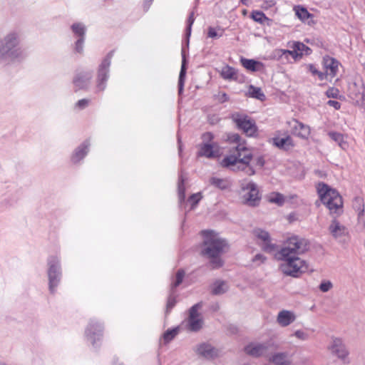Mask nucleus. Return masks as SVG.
<instances>
[{"label": "nucleus", "instance_id": "nucleus-1", "mask_svg": "<svg viewBox=\"0 0 365 365\" xmlns=\"http://www.w3.org/2000/svg\"><path fill=\"white\" fill-rule=\"evenodd\" d=\"M253 235L262 249L274 255V259L280 262L279 269L285 275L299 277L308 269L307 262L300 257L308 250L306 240L292 236L285 240L281 247L271 242L269 234L262 229L253 230Z\"/></svg>", "mask_w": 365, "mask_h": 365}, {"label": "nucleus", "instance_id": "nucleus-2", "mask_svg": "<svg viewBox=\"0 0 365 365\" xmlns=\"http://www.w3.org/2000/svg\"><path fill=\"white\" fill-rule=\"evenodd\" d=\"M227 140L232 143H235L233 147L235 150L232 154L225 157L222 162V166L228 168L233 171H243L247 175H253L255 170L250 164L252 159V154L243 143H241L240 135L232 133L227 135Z\"/></svg>", "mask_w": 365, "mask_h": 365}, {"label": "nucleus", "instance_id": "nucleus-3", "mask_svg": "<svg viewBox=\"0 0 365 365\" xmlns=\"http://www.w3.org/2000/svg\"><path fill=\"white\" fill-rule=\"evenodd\" d=\"M204 241L202 245L201 254L211 259L210 262L213 268L222 266L220 255L227 247L226 242L219 237L213 231L205 230L202 232Z\"/></svg>", "mask_w": 365, "mask_h": 365}, {"label": "nucleus", "instance_id": "nucleus-4", "mask_svg": "<svg viewBox=\"0 0 365 365\" xmlns=\"http://www.w3.org/2000/svg\"><path fill=\"white\" fill-rule=\"evenodd\" d=\"M19 34L11 31L0 41V60L13 61L20 60L25 56L24 50L19 46Z\"/></svg>", "mask_w": 365, "mask_h": 365}, {"label": "nucleus", "instance_id": "nucleus-5", "mask_svg": "<svg viewBox=\"0 0 365 365\" xmlns=\"http://www.w3.org/2000/svg\"><path fill=\"white\" fill-rule=\"evenodd\" d=\"M317 190L321 201L329 210L331 214L339 215L343 212V200L341 196L335 190L324 182H319Z\"/></svg>", "mask_w": 365, "mask_h": 365}, {"label": "nucleus", "instance_id": "nucleus-6", "mask_svg": "<svg viewBox=\"0 0 365 365\" xmlns=\"http://www.w3.org/2000/svg\"><path fill=\"white\" fill-rule=\"evenodd\" d=\"M242 199L243 203L249 206L257 205L260 197L257 185L252 181L244 180L241 183Z\"/></svg>", "mask_w": 365, "mask_h": 365}, {"label": "nucleus", "instance_id": "nucleus-7", "mask_svg": "<svg viewBox=\"0 0 365 365\" xmlns=\"http://www.w3.org/2000/svg\"><path fill=\"white\" fill-rule=\"evenodd\" d=\"M275 349L274 343L268 341L264 343H250L245 346V351L247 354L253 357H268Z\"/></svg>", "mask_w": 365, "mask_h": 365}, {"label": "nucleus", "instance_id": "nucleus-8", "mask_svg": "<svg viewBox=\"0 0 365 365\" xmlns=\"http://www.w3.org/2000/svg\"><path fill=\"white\" fill-rule=\"evenodd\" d=\"M48 279H49V289L51 293H53L55 288L58 286L61 278V267L59 260L56 257H51L48 260Z\"/></svg>", "mask_w": 365, "mask_h": 365}, {"label": "nucleus", "instance_id": "nucleus-9", "mask_svg": "<svg viewBox=\"0 0 365 365\" xmlns=\"http://www.w3.org/2000/svg\"><path fill=\"white\" fill-rule=\"evenodd\" d=\"M348 93L357 105L365 107V86L361 80L349 83Z\"/></svg>", "mask_w": 365, "mask_h": 365}, {"label": "nucleus", "instance_id": "nucleus-10", "mask_svg": "<svg viewBox=\"0 0 365 365\" xmlns=\"http://www.w3.org/2000/svg\"><path fill=\"white\" fill-rule=\"evenodd\" d=\"M232 119L238 128L242 129L247 135L252 136L257 132L255 123L248 116L235 113L232 115Z\"/></svg>", "mask_w": 365, "mask_h": 365}, {"label": "nucleus", "instance_id": "nucleus-11", "mask_svg": "<svg viewBox=\"0 0 365 365\" xmlns=\"http://www.w3.org/2000/svg\"><path fill=\"white\" fill-rule=\"evenodd\" d=\"M202 307L200 303H197L192 306L189 312V317L187 319V328L192 331H197L202 327L203 321L199 313L200 309Z\"/></svg>", "mask_w": 365, "mask_h": 365}, {"label": "nucleus", "instance_id": "nucleus-12", "mask_svg": "<svg viewBox=\"0 0 365 365\" xmlns=\"http://www.w3.org/2000/svg\"><path fill=\"white\" fill-rule=\"evenodd\" d=\"M329 349L332 354L336 356L341 360H345L349 355V351L345 344L343 343L342 340L339 338H335L332 340L329 346Z\"/></svg>", "mask_w": 365, "mask_h": 365}, {"label": "nucleus", "instance_id": "nucleus-13", "mask_svg": "<svg viewBox=\"0 0 365 365\" xmlns=\"http://www.w3.org/2000/svg\"><path fill=\"white\" fill-rule=\"evenodd\" d=\"M111 54L108 56L102 61L98 74V88L100 91H103L106 86L104 82L108 79V68L110 64Z\"/></svg>", "mask_w": 365, "mask_h": 365}, {"label": "nucleus", "instance_id": "nucleus-14", "mask_svg": "<svg viewBox=\"0 0 365 365\" xmlns=\"http://www.w3.org/2000/svg\"><path fill=\"white\" fill-rule=\"evenodd\" d=\"M220 153V149L216 143H202L200 145L198 155L207 158H214Z\"/></svg>", "mask_w": 365, "mask_h": 365}, {"label": "nucleus", "instance_id": "nucleus-15", "mask_svg": "<svg viewBox=\"0 0 365 365\" xmlns=\"http://www.w3.org/2000/svg\"><path fill=\"white\" fill-rule=\"evenodd\" d=\"M291 128L293 135L302 139H307L310 135L309 126L297 120L292 121Z\"/></svg>", "mask_w": 365, "mask_h": 365}, {"label": "nucleus", "instance_id": "nucleus-16", "mask_svg": "<svg viewBox=\"0 0 365 365\" xmlns=\"http://www.w3.org/2000/svg\"><path fill=\"white\" fill-rule=\"evenodd\" d=\"M196 352L198 355L207 359H214L219 355L217 349L211 344L206 343L200 344L196 349Z\"/></svg>", "mask_w": 365, "mask_h": 365}, {"label": "nucleus", "instance_id": "nucleus-17", "mask_svg": "<svg viewBox=\"0 0 365 365\" xmlns=\"http://www.w3.org/2000/svg\"><path fill=\"white\" fill-rule=\"evenodd\" d=\"M339 63L334 58L326 56L324 58V66L325 73H327L329 80L336 76Z\"/></svg>", "mask_w": 365, "mask_h": 365}, {"label": "nucleus", "instance_id": "nucleus-18", "mask_svg": "<svg viewBox=\"0 0 365 365\" xmlns=\"http://www.w3.org/2000/svg\"><path fill=\"white\" fill-rule=\"evenodd\" d=\"M296 319L295 314L289 310H282L278 313L277 317V322L282 327H285L291 324Z\"/></svg>", "mask_w": 365, "mask_h": 365}, {"label": "nucleus", "instance_id": "nucleus-19", "mask_svg": "<svg viewBox=\"0 0 365 365\" xmlns=\"http://www.w3.org/2000/svg\"><path fill=\"white\" fill-rule=\"evenodd\" d=\"M329 231L334 238L345 236L347 233V229L341 225L338 220L334 219L329 227Z\"/></svg>", "mask_w": 365, "mask_h": 365}, {"label": "nucleus", "instance_id": "nucleus-20", "mask_svg": "<svg viewBox=\"0 0 365 365\" xmlns=\"http://www.w3.org/2000/svg\"><path fill=\"white\" fill-rule=\"evenodd\" d=\"M273 144L279 149L284 150H289L294 146L293 140L289 135L274 138Z\"/></svg>", "mask_w": 365, "mask_h": 365}, {"label": "nucleus", "instance_id": "nucleus-21", "mask_svg": "<svg viewBox=\"0 0 365 365\" xmlns=\"http://www.w3.org/2000/svg\"><path fill=\"white\" fill-rule=\"evenodd\" d=\"M91 77L92 75L90 72H80L74 78L73 83L78 89L84 88L88 85Z\"/></svg>", "mask_w": 365, "mask_h": 365}, {"label": "nucleus", "instance_id": "nucleus-22", "mask_svg": "<svg viewBox=\"0 0 365 365\" xmlns=\"http://www.w3.org/2000/svg\"><path fill=\"white\" fill-rule=\"evenodd\" d=\"M269 360L276 365H289L292 362L291 357L287 352L276 353L270 356Z\"/></svg>", "mask_w": 365, "mask_h": 365}, {"label": "nucleus", "instance_id": "nucleus-23", "mask_svg": "<svg viewBox=\"0 0 365 365\" xmlns=\"http://www.w3.org/2000/svg\"><path fill=\"white\" fill-rule=\"evenodd\" d=\"M102 327L100 324L91 322L86 330V335L88 339L95 344L96 336L97 339H100L101 336Z\"/></svg>", "mask_w": 365, "mask_h": 365}, {"label": "nucleus", "instance_id": "nucleus-24", "mask_svg": "<svg viewBox=\"0 0 365 365\" xmlns=\"http://www.w3.org/2000/svg\"><path fill=\"white\" fill-rule=\"evenodd\" d=\"M89 145V142L85 141L75 150L71 158V160L74 163H78L81 159H83L86 156L88 151Z\"/></svg>", "mask_w": 365, "mask_h": 365}, {"label": "nucleus", "instance_id": "nucleus-25", "mask_svg": "<svg viewBox=\"0 0 365 365\" xmlns=\"http://www.w3.org/2000/svg\"><path fill=\"white\" fill-rule=\"evenodd\" d=\"M240 61L242 65L248 71H258L264 68V65L262 62L253 59L242 58Z\"/></svg>", "mask_w": 365, "mask_h": 365}, {"label": "nucleus", "instance_id": "nucleus-26", "mask_svg": "<svg viewBox=\"0 0 365 365\" xmlns=\"http://www.w3.org/2000/svg\"><path fill=\"white\" fill-rule=\"evenodd\" d=\"M296 15L297 17L304 22H307L309 24L312 22L313 15L311 14L307 9L302 6L295 7Z\"/></svg>", "mask_w": 365, "mask_h": 365}, {"label": "nucleus", "instance_id": "nucleus-27", "mask_svg": "<svg viewBox=\"0 0 365 365\" xmlns=\"http://www.w3.org/2000/svg\"><path fill=\"white\" fill-rule=\"evenodd\" d=\"M328 135L331 138V140H333L334 141L337 143V144L341 149L346 150L348 148V147H349L348 143L345 140V138L342 134L337 133V132L331 131V132H329L328 133Z\"/></svg>", "mask_w": 365, "mask_h": 365}, {"label": "nucleus", "instance_id": "nucleus-28", "mask_svg": "<svg viewBox=\"0 0 365 365\" xmlns=\"http://www.w3.org/2000/svg\"><path fill=\"white\" fill-rule=\"evenodd\" d=\"M182 66L179 75V80H178V92L180 94L183 91L184 83H185V73H186V59L184 54V51L182 52Z\"/></svg>", "mask_w": 365, "mask_h": 365}, {"label": "nucleus", "instance_id": "nucleus-29", "mask_svg": "<svg viewBox=\"0 0 365 365\" xmlns=\"http://www.w3.org/2000/svg\"><path fill=\"white\" fill-rule=\"evenodd\" d=\"M210 183L221 190H225L228 188L230 185V182L225 178H219L217 177H212L210 179Z\"/></svg>", "mask_w": 365, "mask_h": 365}, {"label": "nucleus", "instance_id": "nucleus-30", "mask_svg": "<svg viewBox=\"0 0 365 365\" xmlns=\"http://www.w3.org/2000/svg\"><path fill=\"white\" fill-rule=\"evenodd\" d=\"M267 200L269 202L282 206L285 202V197L277 192H273L267 195Z\"/></svg>", "mask_w": 365, "mask_h": 365}, {"label": "nucleus", "instance_id": "nucleus-31", "mask_svg": "<svg viewBox=\"0 0 365 365\" xmlns=\"http://www.w3.org/2000/svg\"><path fill=\"white\" fill-rule=\"evenodd\" d=\"M228 289L227 283L224 281H216L212 285V293L215 295H219L225 293Z\"/></svg>", "mask_w": 365, "mask_h": 365}, {"label": "nucleus", "instance_id": "nucleus-32", "mask_svg": "<svg viewBox=\"0 0 365 365\" xmlns=\"http://www.w3.org/2000/svg\"><path fill=\"white\" fill-rule=\"evenodd\" d=\"M356 202H359L358 208V222L362 227H365V212L363 200L360 197H356Z\"/></svg>", "mask_w": 365, "mask_h": 365}, {"label": "nucleus", "instance_id": "nucleus-33", "mask_svg": "<svg viewBox=\"0 0 365 365\" xmlns=\"http://www.w3.org/2000/svg\"><path fill=\"white\" fill-rule=\"evenodd\" d=\"M292 48V50L279 49L276 51V53L280 56H285L286 58L291 56L295 60L300 58V53H297V49H294V43Z\"/></svg>", "mask_w": 365, "mask_h": 365}, {"label": "nucleus", "instance_id": "nucleus-34", "mask_svg": "<svg viewBox=\"0 0 365 365\" xmlns=\"http://www.w3.org/2000/svg\"><path fill=\"white\" fill-rule=\"evenodd\" d=\"M248 92L249 95L252 98L260 101H264L265 99V96L260 88L250 86Z\"/></svg>", "mask_w": 365, "mask_h": 365}, {"label": "nucleus", "instance_id": "nucleus-35", "mask_svg": "<svg viewBox=\"0 0 365 365\" xmlns=\"http://www.w3.org/2000/svg\"><path fill=\"white\" fill-rule=\"evenodd\" d=\"M72 31L76 36L79 38H84L86 29L85 26L81 24H74L71 26Z\"/></svg>", "mask_w": 365, "mask_h": 365}, {"label": "nucleus", "instance_id": "nucleus-36", "mask_svg": "<svg viewBox=\"0 0 365 365\" xmlns=\"http://www.w3.org/2000/svg\"><path fill=\"white\" fill-rule=\"evenodd\" d=\"M252 18L255 21L260 24H263L264 23V21L269 20V19L265 16V14L259 11H252Z\"/></svg>", "mask_w": 365, "mask_h": 365}, {"label": "nucleus", "instance_id": "nucleus-37", "mask_svg": "<svg viewBox=\"0 0 365 365\" xmlns=\"http://www.w3.org/2000/svg\"><path fill=\"white\" fill-rule=\"evenodd\" d=\"M294 43V49H297V53H300V58L302 56L303 54L307 55L309 53L310 48L304 43L300 42H295Z\"/></svg>", "mask_w": 365, "mask_h": 365}, {"label": "nucleus", "instance_id": "nucleus-38", "mask_svg": "<svg viewBox=\"0 0 365 365\" xmlns=\"http://www.w3.org/2000/svg\"><path fill=\"white\" fill-rule=\"evenodd\" d=\"M223 34V30L221 29H215L213 27H209L207 31V37L211 38H220Z\"/></svg>", "mask_w": 365, "mask_h": 365}, {"label": "nucleus", "instance_id": "nucleus-39", "mask_svg": "<svg viewBox=\"0 0 365 365\" xmlns=\"http://www.w3.org/2000/svg\"><path fill=\"white\" fill-rule=\"evenodd\" d=\"M185 178L182 175L180 176L178 182V195L180 200H184L185 187L184 185Z\"/></svg>", "mask_w": 365, "mask_h": 365}, {"label": "nucleus", "instance_id": "nucleus-40", "mask_svg": "<svg viewBox=\"0 0 365 365\" xmlns=\"http://www.w3.org/2000/svg\"><path fill=\"white\" fill-rule=\"evenodd\" d=\"M235 75V71L230 66H225L222 68L221 71V76L225 79H230L232 78Z\"/></svg>", "mask_w": 365, "mask_h": 365}, {"label": "nucleus", "instance_id": "nucleus-41", "mask_svg": "<svg viewBox=\"0 0 365 365\" xmlns=\"http://www.w3.org/2000/svg\"><path fill=\"white\" fill-rule=\"evenodd\" d=\"M185 273L184 270H182V269H179L177 272V274L175 276V281L172 284L173 289L177 287L182 283L183 278L185 277Z\"/></svg>", "mask_w": 365, "mask_h": 365}, {"label": "nucleus", "instance_id": "nucleus-42", "mask_svg": "<svg viewBox=\"0 0 365 365\" xmlns=\"http://www.w3.org/2000/svg\"><path fill=\"white\" fill-rule=\"evenodd\" d=\"M178 333V329L177 328L173 329L171 330H168L163 334V339L165 342L170 341Z\"/></svg>", "mask_w": 365, "mask_h": 365}, {"label": "nucleus", "instance_id": "nucleus-43", "mask_svg": "<svg viewBox=\"0 0 365 365\" xmlns=\"http://www.w3.org/2000/svg\"><path fill=\"white\" fill-rule=\"evenodd\" d=\"M309 71L314 75H317L319 80L323 81L324 79H329L327 73L324 72L319 71L313 65H309Z\"/></svg>", "mask_w": 365, "mask_h": 365}, {"label": "nucleus", "instance_id": "nucleus-44", "mask_svg": "<svg viewBox=\"0 0 365 365\" xmlns=\"http://www.w3.org/2000/svg\"><path fill=\"white\" fill-rule=\"evenodd\" d=\"M333 287V284L329 280H324L319 284V289L322 292H327Z\"/></svg>", "mask_w": 365, "mask_h": 365}, {"label": "nucleus", "instance_id": "nucleus-45", "mask_svg": "<svg viewBox=\"0 0 365 365\" xmlns=\"http://www.w3.org/2000/svg\"><path fill=\"white\" fill-rule=\"evenodd\" d=\"M292 336H295L296 338L302 341H306L309 337V334L303 330L295 331Z\"/></svg>", "mask_w": 365, "mask_h": 365}, {"label": "nucleus", "instance_id": "nucleus-46", "mask_svg": "<svg viewBox=\"0 0 365 365\" xmlns=\"http://www.w3.org/2000/svg\"><path fill=\"white\" fill-rule=\"evenodd\" d=\"M194 21H195L194 12H191L188 17V19H187V31H186V35H187V38L190 37V36L191 34L192 26Z\"/></svg>", "mask_w": 365, "mask_h": 365}, {"label": "nucleus", "instance_id": "nucleus-47", "mask_svg": "<svg viewBox=\"0 0 365 365\" xmlns=\"http://www.w3.org/2000/svg\"><path fill=\"white\" fill-rule=\"evenodd\" d=\"M326 95L328 98H338L339 96V91L336 88H329L326 92Z\"/></svg>", "mask_w": 365, "mask_h": 365}, {"label": "nucleus", "instance_id": "nucleus-48", "mask_svg": "<svg viewBox=\"0 0 365 365\" xmlns=\"http://www.w3.org/2000/svg\"><path fill=\"white\" fill-rule=\"evenodd\" d=\"M176 304V299L175 297L173 295H170L168 302H167V306H166V313H168L170 309L174 307V306Z\"/></svg>", "mask_w": 365, "mask_h": 365}, {"label": "nucleus", "instance_id": "nucleus-49", "mask_svg": "<svg viewBox=\"0 0 365 365\" xmlns=\"http://www.w3.org/2000/svg\"><path fill=\"white\" fill-rule=\"evenodd\" d=\"M201 198H202L201 194L199 192L192 194L190 197L189 201L192 203V208H193L198 203V202L201 200Z\"/></svg>", "mask_w": 365, "mask_h": 365}, {"label": "nucleus", "instance_id": "nucleus-50", "mask_svg": "<svg viewBox=\"0 0 365 365\" xmlns=\"http://www.w3.org/2000/svg\"><path fill=\"white\" fill-rule=\"evenodd\" d=\"M266 257L263 255L257 254L253 257L252 262L256 265H260L264 263Z\"/></svg>", "mask_w": 365, "mask_h": 365}, {"label": "nucleus", "instance_id": "nucleus-51", "mask_svg": "<svg viewBox=\"0 0 365 365\" xmlns=\"http://www.w3.org/2000/svg\"><path fill=\"white\" fill-rule=\"evenodd\" d=\"M84 38H79L76 42V51L78 53L83 52V45Z\"/></svg>", "mask_w": 365, "mask_h": 365}, {"label": "nucleus", "instance_id": "nucleus-52", "mask_svg": "<svg viewBox=\"0 0 365 365\" xmlns=\"http://www.w3.org/2000/svg\"><path fill=\"white\" fill-rule=\"evenodd\" d=\"M202 143H212L213 135L211 133H205L202 135Z\"/></svg>", "mask_w": 365, "mask_h": 365}, {"label": "nucleus", "instance_id": "nucleus-53", "mask_svg": "<svg viewBox=\"0 0 365 365\" xmlns=\"http://www.w3.org/2000/svg\"><path fill=\"white\" fill-rule=\"evenodd\" d=\"M329 106L334 107L336 110H339L341 108V103L336 101L329 100L327 102Z\"/></svg>", "mask_w": 365, "mask_h": 365}, {"label": "nucleus", "instance_id": "nucleus-54", "mask_svg": "<svg viewBox=\"0 0 365 365\" xmlns=\"http://www.w3.org/2000/svg\"><path fill=\"white\" fill-rule=\"evenodd\" d=\"M88 105V101L86 99H81L76 103V106L82 109Z\"/></svg>", "mask_w": 365, "mask_h": 365}, {"label": "nucleus", "instance_id": "nucleus-55", "mask_svg": "<svg viewBox=\"0 0 365 365\" xmlns=\"http://www.w3.org/2000/svg\"><path fill=\"white\" fill-rule=\"evenodd\" d=\"M217 98L222 103L228 101V96L225 93H219Z\"/></svg>", "mask_w": 365, "mask_h": 365}, {"label": "nucleus", "instance_id": "nucleus-56", "mask_svg": "<svg viewBox=\"0 0 365 365\" xmlns=\"http://www.w3.org/2000/svg\"><path fill=\"white\" fill-rule=\"evenodd\" d=\"M255 165L259 166L260 168L263 167L264 165V160L262 157H258L255 160Z\"/></svg>", "mask_w": 365, "mask_h": 365}, {"label": "nucleus", "instance_id": "nucleus-57", "mask_svg": "<svg viewBox=\"0 0 365 365\" xmlns=\"http://www.w3.org/2000/svg\"><path fill=\"white\" fill-rule=\"evenodd\" d=\"M354 207L356 209V210L358 212L359 202H356V198L354 199Z\"/></svg>", "mask_w": 365, "mask_h": 365}, {"label": "nucleus", "instance_id": "nucleus-58", "mask_svg": "<svg viewBox=\"0 0 365 365\" xmlns=\"http://www.w3.org/2000/svg\"><path fill=\"white\" fill-rule=\"evenodd\" d=\"M178 143H179V151H181V145H180V138L178 137Z\"/></svg>", "mask_w": 365, "mask_h": 365}, {"label": "nucleus", "instance_id": "nucleus-59", "mask_svg": "<svg viewBox=\"0 0 365 365\" xmlns=\"http://www.w3.org/2000/svg\"><path fill=\"white\" fill-rule=\"evenodd\" d=\"M0 365H6V364L4 363H0Z\"/></svg>", "mask_w": 365, "mask_h": 365}, {"label": "nucleus", "instance_id": "nucleus-60", "mask_svg": "<svg viewBox=\"0 0 365 365\" xmlns=\"http://www.w3.org/2000/svg\"><path fill=\"white\" fill-rule=\"evenodd\" d=\"M242 2H243V3H244V0H242Z\"/></svg>", "mask_w": 365, "mask_h": 365}]
</instances>
